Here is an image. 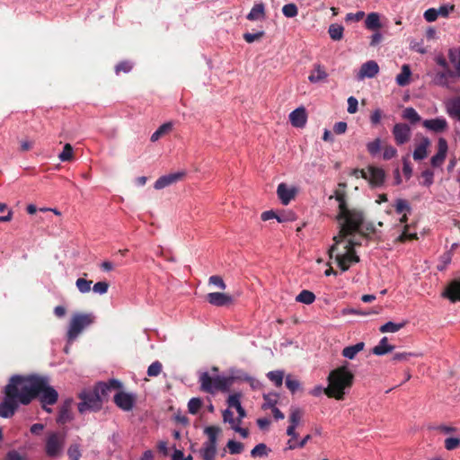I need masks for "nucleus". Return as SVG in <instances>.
Masks as SVG:
<instances>
[{"mask_svg": "<svg viewBox=\"0 0 460 460\" xmlns=\"http://www.w3.org/2000/svg\"><path fill=\"white\" fill-rule=\"evenodd\" d=\"M340 190H335V199L339 202V212L336 216V220L340 225V231L338 235L333 237L334 243L329 249V257H333L334 252L337 251L338 244L341 243L346 237L352 235L356 233L361 236H367L366 232H361L365 223L366 215L363 209L359 208H350L345 199L346 183H339Z\"/></svg>", "mask_w": 460, "mask_h": 460, "instance_id": "nucleus-1", "label": "nucleus"}, {"mask_svg": "<svg viewBox=\"0 0 460 460\" xmlns=\"http://www.w3.org/2000/svg\"><path fill=\"white\" fill-rule=\"evenodd\" d=\"M22 404L28 405L35 398H39L44 405H54L58 402V393L49 385L48 377L38 375L22 376Z\"/></svg>", "mask_w": 460, "mask_h": 460, "instance_id": "nucleus-2", "label": "nucleus"}, {"mask_svg": "<svg viewBox=\"0 0 460 460\" xmlns=\"http://www.w3.org/2000/svg\"><path fill=\"white\" fill-rule=\"evenodd\" d=\"M354 375L347 366H341L330 372L328 376V386L324 389V394L329 398L343 400L345 390L352 386Z\"/></svg>", "mask_w": 460, "mask_h": 460, "instance_id": "nucleus-3", "label": "nucleus"}, {"mask_svg": "<svg viewBox=\"0 0 460 460\" xmlns=\"http://www.w3.org/2000/svg\"><path fill=\"white\" fill-rule=\"evenodd\" d=\"M22 376H13L10 378L4 387V398L0 403V417L7 419L14 415L19 403L22 404Z\"/></svg>", "mask_w": 460, "mask_h": 460, "instance_id": "nucleus-4", "label": "nucleus"}, {"mask_svg": "<svg viewBox=\"0 0 460 460\" xmlns=\"http://www.w3.org/2000/svg\"><path fill=\"white\" fill-rule=\"evenodd\" d=\"M234 376H215L212 377L208 373L204 372L199 376L200 389L208 394H215L217 391H228L233 385Z\"/></svg>", "mask_w": 460, "mask_h": 460, "instance_id": "nucleus-5", "label": "nucleus"}, {"mask_svg": "<svg viewBox=\"0 0 460 460\" xmlns=\"http://www.w3.org/2000/svg\"><path fill=\"white\" fill-rule=\"evenodd\" d=\"M93 317L89 314H75L73 315L67 331V341H74L83 330L92 324Z\"/></svg>", "mask_w": 460, "mask_h": 460, "instance_id": "nucleus-6", "label": "nucleus"}, {"mask_svg": "<svg viewBox=\"0 0 460 460\" xmlns=\"http://www.w3.org/2000/svg\"><path fill=\"white\" fill-rule=\"evenodd\" d=\"M79 398L81 400V402L78 404L80 413L88 411H98L102 407V399L93 390H84L79 394Z\"/></svg>", "mask_w": 460, "mask_h": 460, "instance_id": "nucleus-7", "label": "nucleus"}, {"mask_svg": "<svg viewBox=\"0 0 460 460\" xmlns=\"http://www.w3.org/2000/svg\"><path fill=\"white\" fill-rule=\"evenodd\" d=\"M66 443V434L52 432L48 435L45 444V452L49 457H57L61 455Z\"/></svg>", "mask_w": 460, "mask_h": 460, "instance_id": "nucleus-8", "label": "nucleus"}, {"mask_svg": "<svg viewBox=\"0 0 460 460\" xmlns=\"http://www.w3.org/2000/svg\"><path fill=\"white\" fill-rule=\"evenodd\" d=\"M136 400L137 398L134 394L122 391L118 392L113 398L114 403L124 411H131L135 405Z\"/></svg>", "mask_w": 460, "mask_h": 460, "instance_id": "nucleus-9", "label": "nucleus"}, {"mask_svg": "<svg viewBox=\"0 0 460 460\" xmlns=\"http://www.w3.org/2000/svg\"><path fill=\"white\" fill-rule=\"evenodd\" d=\"M393 135L395 143L398 146H402L411 139V128L405 123H397L394 126Z\"/></svg>", "mask_w": 460, "mask_h": 460, "instance_id": "nucleus-10", "label": "nucleus"}, {"mask_svg": "<svg viewBox=\"0 0 460 460\" xmlns=\"http://www.w3.org/2000/svg\"><path fill=\"white\" fill-rule=\"evenodd\" d=\"M449 60L451 66L447 68L444 75L447 78L460 77V49L449 51Z\"/></svg>", "mask_w": 460, "mask_h": 460, "instance_id": "nucleus-11", "label": "nucleus"}, {"mask_svg": "<svg viewBox=\"0 0 460 460\" xmlns=\"http://www.w3.org/2000/svg\"><path fill=\"white\" fill-rule=\"evenodd\" d=\"M335 261L342 271H347L351 263H358L359 261V257L357 255L356 251L346 250L344 254H337Z\"/></svg>", "mask_w": 460, "mask_h": 460, "instance_id": "nucleus-12", "label": "nucleus"}, {"mask_svg": "<svg viewBox=\"0 0 460 460\" xmlns=\"http://www.w3.org/2000/svg\"><path fill=\"white\" fill-rule=\"evenodd\" d=\"M448 150L447 141L444 137H439L438 141V152L431 157L430 164L433 167H440L447 157Z\"/></svg>", "mask_w": 460, "mask_h": 460, "instance_id": "nucleus-13", "label": "nucleus"}, {"mask_svg": "<svg viewBox=\"0 0 460 460\" xmlns=\"http://www.w3.org/2000/svg\"><path fill=\"white\" fill-rule=\"evenodd\" d=\"M207 301L215 306H226L232 305L234 299L226 293L212 292L207 295Z\"/></svg>", "mask_w": 460, "mask_h": 460, "instance_id": "nucleus-14", "label": "nucleus"}, {"mask_svg": "<svg viewBox=\"0 0 460 460\" xmlns=\"http://www.w3.org/2000/svg\"><path fill=\"white\" fill-rule=\"evenodd\" d=\"M185 176L184 172H177L173 173H169L167 175L161 176L156 180L154 184L155 189L162 190L167 186H170L173 183H176L179 181H181Z\"/></svg>", "mask_w": 460, "mask_h": 460, "instance_id": "nucleus-15", "label": "nucleus"}, {"mask_svg": "<svg viewBox=\"0 0 460 460\" xmlns=\"http://www.w3.org/2000/svg\"><path fill=\"white\" fill-rule=\"evenodd\" d=\"M297 190L295 187L289 188L286 183L279 184L277 194L283 205H288L296 195Z\"/></svg>", "mask_w": 460, "mask_h": 460, "instance_id": "nucleus-16", "label": "nucleus"}, {"mask_svg": "<svg viewBox=\"0 0 460 460\" xmlns=\"http://www.w3.org/2000/svg\"><path fill=\"white\" fill-rule=\"evenodd\" d=\"M442 296L452 303L460 301V280H452L442 293Z\"/></svg>", "mask_w": 460, "mask_h": 460, "instance_id": "nucleus-17", "label": "nucleus"}, {"mask_svg": "<svg viewBox=\"0 0 460 460\" xmlns=\"http://www.w3.org/2000/svg\"><path fill=\"white\" fill-rule=\"evenodd\" d=\"M423 127L435 133H441L447 129L448 125L444 118H435L425 119L422 123Z\"/></svg>", "mask_w": 460, "mask_h": 460, "instance_id": "nucleus-18", "label": "nucleus"}, {"mask_svg": "<svg viewBox=\"0 0 460 460\" xmlns=\"http://www.w3.org/2000/svg\"><path fill=\"white\" fill-rule=\"evenodd\" d=\"M289 120L293 127L304 128L306 124L307 114L304 107H299L289 114Z\"/></svg>", "mask_w": 460, "mask_h": 460, "instance_id": "nucleus-19", "label": "nucleus"}, {"mask_svg": "<svg viewBox=\"0 0 460 460\" xmlns=\"http://www.w3.org/2000/svg\"><path fill=\"white\" fill-rule=\"evenodd\" d=\"M367 172H368L367 180L370 185L380 186L383 184L385 177V173L383 169L375 166H368Z\"/></svg>", "mask_w": 460, "mask_h": 460, "instance_id": "nucleus-20", "label": "nucleus"}, {"mask_svg": "<svg viewBox=\"0 0 460 460\" xmlns=\"http://www.w3.org/2000/svg\"><path fill=\"white\" fill-rule=\"evenodd\" d=\"M73 404V399H66L59 408L57 422L59 424H65L72 420L71 407Z\"/></svg>", "mask_w": 460, "mask_h": 460, "instance_id": "nucleus-21", "label": "nucleus"}, {"mask_svg": "<svg viewBox=\"0 0 460 460\" xmlns=\"http://www.w3.org/2000/svg\"><path fill=\"white\" fill-rule=\"evenodd\" d=\"M379 71V66L376 61L370 60L363 64L358 74V78L374 77Z\"/></svg>", "mask_w": 460, "mask_h": 460, "instance_id": "nucleus-22", "label": "nucleus"}, {"mask_svg": "<svg viewBox=\"0 0 460 460\" xmlns=\"http://www.w3.org/2000/svg\"><path fill=\"white\" fill-rule=\"evenodd\" d=\"M240 394H230L227 399V404L231 408H235L238 412V419L242 420L246 416L245 410L242 407L241 402H240Z\"/></svg>", "mask_w": 460, "mask_h": 460, "instance_id": "nucleus-23", "label": "nucleus"}, {"mask_svg": "<svg viewBox=\"0 0 460 460\" xmlns=\"http://www.w3.org/2000/svg\"><path fill=\"white\" fill-rule=\"evenodd\" d=\"M394 349V346L388 344V338L383 337L379 343L373 348L372 352L376 356H382L393 351Z\"/></svg>", "mask_w": 460, "mask_h": 460, "instance_id": "nucleus-24", "label": "nucleus"}, {"mask_svg": "<svg viewBox=\"0 0 460 460\" xmlns=\"http://www.w3.org/2000/svg\"><path fill=\"white\" fill-rule=\"evenodd\" d=\"M265 18V7L262 3L253 5L250 13L247 14V19L250 21H258Z\"/></svg>", "mask_w": 460, "mask_h": 460, "instance_id": "nucleus-25", "label": "nucleus"}, {"mask_svg": "<svg viewBox=\"0 0 460 460\" xmlns=\"http://www.w3.org/2000/svg\"><path fill=\"white\" fill-rule=\"evenodd\" d=\"M366 28L370 31H376L382 27L380 16L377 13H370L365 20Z\"/></svg>", "mask_w": 460, "mask_h": 460, "instance_id": "nucleus-26", "label": "nucleus"}, {"mask_svg": "<svg viewBox=\"0 0 460 460\" xmlns=\"http://www.w3.org/2000/svg\"><path fill=\"white\" fill-rule=\"evenodd\" d=\"M221 429L217 426H208L204 429V433L208 436V440L204 444L217 446V439Z\"/></svg>", "mask_w": 460, "mask_h": 460, "instance_id": "nucleus-27", "label": "nucleus"}, {"mask_svg": "<svg viewBox=\"0 0 460 460\" xmlns=\"http://www.w3.org/2000/svg\"><path fill=\"white\" fill-rule=\"evenodd\" d=\"M447 110L452 118L460 120V97L448 101L447 103Z\"/></svg>", "mask_w": 460, "mask_h": 460, "instance_id": "nucleus-28", "label": "nucleus"}, {"mask_svg": "<svg viewBox=\"0 0 460 460\" xmlns=\"http://www.w3.org/2000/svg\"><path fill=\"white\" fill-rule=\"evenodd\" d=\"M364 347V342H358L355 345L345 347L341 354L347 358L353 359L358 352L363 350Z\"/></svg>", "mask_w": 460, "mask_h": 460, "instance_id": "nucleus-29", "label": "nucleus"}, {"mask_svg": "<svg viewBox=\"0 0 460 460\" xmlns=\"http://www.w3.org/2000/svg\"><path fill=\"white\" fill-rule=\"evenodd\" d=\"M263 404L261 408L263 410L272 409L276 407L279 401V394L277 393H269L263 395Z\"/></svg>", "mask_w": 460, "mask_h": 460, "instance_id": "nucleus-30", "label": "nucleus"}, {"mask_svg": "<svg viewBox=\"0 0 460 460\" xmlns=\"http://www.w3.org/2000/svg\"><path fill=\"white\" fill-rule=\"evenodd\" d=\"M411 75L409 65H403L402 66V71L396 76V83L399 85H405L409 84L410 76Z\"/></svg>", "mask_w": 460, "mask_h": 460, "instance_id": "nucleus-31", "label": "nucleus"}, {"mask_svg": "<svg viewBox=\"0 0 460 460\" xmlns=\"http://www.w3.org/2000/svg\"><path fill=\"white\" fill-rule=\"evenodd\" d=\"M407 322H402L399 323H394L393 322H387L386 323L383 324L379 331L383 333L385 332H396L402 329L406 325Z\"/></svg>", "mask_w": 460, "mask_h": 460, "instance_id": "nucleus-32", "label": "nucleus"}, {"mask_svg": "<svg viewBox=\"0 0 460 460\" xmlns=\"http://www.w3.org/2000/svg\"><path fill=\"white\" fill-rule=\"evenodd\" d=\"M343 27L337 23H332L329 26L328 33L332 40H340L343 37Z\"/></svg>", "mask_w": 460, "mask_h": 460, "instance_id": "nucleus-33", "label": "nucleus"}, {"mask_svg": "<svg viewBox=\"0 0 460 460\" xmlns=\"http://www.w3.org/2000/svg\"><path fill=\"white\" fill-rule=\"evenodd\" d=\"M315 296L309 290H302L296 297V302H300L305 305H311L314 302Z\"/></svg>", "mask_w": 460, "mask_h": 460, "instance_id": "nucleus-34", "label": "nucleus"}, {"mask_svg": "<svg viewBox=\"0 0 460 460\" xmlns=\"http://www.w3.org/2000/svg\"><path fill=\"white\" fill-rule=\"evenodd\" d=\"M429 142L428 139L420 144L413 152V159L416 161L422 160L427 156V147Z\"/></svg>", "mask_w": 460, "mask_h": 460, "instance_id": "nucleus-35", "label": "nucleus"}, {"mask_svg": "<svg viewBox=\"0 0 460 460\" xmlns=\"http://www.w3.org/2000/svg\"><path fill=\"white\" fill-rule=\"evenodd\" d=\"M217 455V446L203 444L201 456L203 460H215Z\"/></svg>", "mask_w": 460, "mask_h": 460, "instance_id": "nucleus-36", "label": "nucleus"}, {"mask_svg": "<svg viewBox=\"0 0 460 460\" xmlns=\"http://www.w3.org/2000/svg\"><path fill=\"white\" fill-rule=\"evenodd\" d=\"M172 128V124L171 122L163 124L152 134L150 140L152 142L157 141L162 136L168 133Z\"/></svg>", "mask_w": 460, "mask_h": 460, "instance_id": "nucleus-37", "label": "nucleus"}, {"mask_svg": "<svg viewBox=\"0 0 460 460\" xmlns=\"http://www.w3.org/2000/svg\"><path fill=\"white\" fill-rule=\"evenodd\" d=\"M327 76L324 69L321 67V66H317L315 69L309 75V80L311 83L315 84L321 82L323 78Z\"/></svg>", "mask_w": 460, "mask_h": 460, "instance_id": "nucleus-38", "label": "nucleus"}, {"mask_svg": "<svg viewBox=\"0 0 460 460\" xmlns=\"http://www.w3.org/2000/svg\"><path fill=\"white\" fill-rule=\"evenodd\" d=\"M269 451L270 450L268 449L267 446L264 443H260L252 449L251 456L252 457L267 456Z\"/></svg>", "mask_w": 460, "mask_h": 460, "instance_id": "nucleus-39", "label": "nucleus"}, {"mask_svg": "<svg viewBox=\"0 0 460 460\" xmlns=\"http://www.w3.org/2000/svg\"><path fill=\"white\" fill-rule=\"evenodd\" d=\"M268 378L275 384L277 387L282 385L284 372L283 371H270L267 374Z\"/></svg>", "mask_w": 460, "mask_h": 460, "instance_id": "nucleus-40", "label": "nucleus"}, {"mask_svg": "<svg viewBox=\"0 0 460 460\" xmlns=\"http://www.w3.org/2000/svg\"><path fill=\"white\" fill-rule=\"evenodd\" d=\"M202 406L200 398L193 397L188 402V411L190 414H197Z\"/></svg>", "mask_w": 460, "mask_h": 460, "instance_id": "nucleus-41", "label": "nucleus"}, {"mask_svg": "<svg viewBox=\"0 0 460 460\" xmlns=\"http://www.w3.org/2000/svg\"><path fill=\"white\" fill-rule=\"evenodd\" d=\"M93 391L94 393H97V394L99 395L100 398L102 399V401L104 399L107 398L109 393L111 392V390H109V386L106 385L105 382H100L98 383L94 388L93 389Z\"/></svg>", "mask_w": 460, "mask_h": 460, "instance_id": "nucleus-42", "label": "nucleus"}, {"mask_svg": "<svg viewBox=\"0 0 460 460\" xmlns=\"http://www.w3.org/2000/svg\"><path fill=\"white\" fill-rule=\"evenodd\" d=\"M402 117L405 119H408L409 121H411L412 124H415L420 120V115L417 113V111L413 108H406L403 111Z\"/></svg>", "mask_w": 460, "mask_h": 460, "instance_id": "nucleus-43", "label": "nucleus"}, {"mask_svg": "<svg viewBox=\"0 0 460 460\" xmlns=\"http://www.w3.org/2000/svg\"><path fill=\"white\" fill-rule=\"evenodd\" d=\"M74 157L73 147L70 144L64 146L63 151L58 155V158L62 162L71 161Z\"/></svg>", "mask_w": 460, "mask_h": 460, "instance_id": "nucleus-44", "label": "nucleus"}, {"mask_svg": "<svg viewBox=\"0 0 460 460\" xmlns=\"http://www.w3.org/2000/svg\"><path fill=\"white\" fill-rule=\"evenodd\" d=\"M367 150L372 155H376L381 150V139L376 138L375 140L367 144Z\"/></svg>", "mask_w": 460, "mask_h": 460, "instance_id": "nucleus-45", "label": "nucleus"}, {"mask_svg": "<svg viewBox=\"0 0 460 460\" xmlns=\"http://www.w3.org/2000/svg\"><path fill=\"white\" fill-rule=\"evenodd\" d=\"M133 68V63L129 60H123L115 66V73L119 75L121 72L128 73Z\"/></svg>", "mask_w": 460, "mask_h": 460, "instance_id": "nucleus-46", "label": "nucleus"}, {"mask_svg": "<svg viewBox=\"0 0 460 460\" xmlns=\"http://www.w3.org/2000/svg\"><path fill=\"white\" fill-rule=\"evenodd\" d=\"M92 283V280H87L84 278H79L75 282V286L81 293H87L91 290Z\"/></svg>", "mask_w": 460, "mask_h": 460, "instance_id": "nucleus-47", "label": "nucleus"}, {"mask_svg": "<svg viewBox=\"0 0 460 460\" xmlns=\"http://www.w3.org/2000/svg\"><path fill=\"white\" fill-rule=\"evenodd\" d=\"M286 386L292 393L295 394L300 389V383L298 380L293 378L290 375L286 377Z\"/></svg>", "mask_w": 460, "mask_h": 460, "instance_id": "nucleus-48", "label": "nucleus"}, {"mask_svg": "<svg viewBox=\"0 0 460 460\" xmlns=\"http://www.w3.org/2000/svg\"><path fill=\"white\" fill-rule=\"evenodd\" d=\"M283 14L288 18H293L297 15L298 9L295 4H287L282 7Z\"/></svg>", "mask_w": 460, "mask_h": 460, "instance_id": "nucleus-49", "label": "nucleus"}, {"mask_svg": "<svg viewBox=\"0 0 460 460\" xmlns=\"http://www.w3.org/2000/svg\"><path fill=\"white\" fill-rule=\"evenodd\" d=\"M226 447L232 455L240 454L243 450V445L241 442L234 440H229L226 444Z\"/></svg>", "mask_w": 460, "mask_h": 460, "instance_id": "nucleus-50", "label": "nucleus"}, {"mask_svg": "<svg viewBox=\"0 0 460 460\" xmlns=\"http://www.w3.org/2000/svg\"><path fill=\"white\" fill-rule=\"evenodd\" d=\"M303 411L299 408L291 409V412L289 415V422L290 425L297 426L301 418Z\"/></svg>", "mask_w": 460, "mask_h": 460, "instance_id": "nucleus-51", "label": "nucleus"}, {"mask_svg": "<svg viewBox=\"0 0 460 460\" xmlns=\"http://www.w3.org/2000/svg\"><path fill=\"white\" fill-rule=\"evenodd\" d=\"M163 365L159 361L153 362L147 368L149 376H157L162 372Z\"/></svg>", "mask_w": 460, "mask_h": 460, "instance_id": "nucleus-52", "label": "nucleus"}, {"mask_svg": "<svg viewBox=\"0 0 460 460\" xmlns=\"http://www.w3.org/2000/svg\"><path fill=\"white\" fill-rule=\"evenodd\" d=\"M419 355L412 352H397L394 355L393 360L398 361H409L412 357H418Z\"/></svg>", "mask_w": 460, "mask_h": 460, "instance_id": "nucleus-53", "label": "nucleus"}, {"mask_svg": "<svg viewBox=\"0 0 460 460\" xmlns=\"http://www.w3.org/2000/svg\"><path fill=\"white\" fill-rule=\"evenodd\" d=\"M411 207L409 202L405 199H398L395 204V211L397 214H402L404 211H410Z\"/></svg>", "mask_w": 460, "mask_h": 460, "instance_id": "nucleus-54", "label": "nucleus"}, {"mask_svg": "<svg viewBox=\"0 0 460 460\" xmlns=\"http://www.w3.org/2000/svg\"><path fill=\"white\" fill-rule=\"evenodd\" d=\"M264 36V31H258L256 33L246 32L243 34V39L248 43H252L256 40H261Z\"/></svg>", "mask_w": 460, "mask_h": 460, "instance_id": "nucleus-55", "label": "nucleus"}, {"mask_svg": "<svg viewBox=\"0 0 460 460\" xmlns=\"http://www.w3.org/2000/svg\"><path fill=\"white\" fill-rule=\"evenodd\" d=\"M208 283L211 285L216 286L217 288L220 289H226V285L224 282L223 279L220 276L213 275L208 279Z\"/></svg>", "mask_w": 460, "mask_h": 460, "instance_id": "nucleus-56", "label": "nucleus"}, {"mask_svg": "<svg viewBox=\"0 0 460 460\" xmlns=\"http://www.w3.org/2000/svg\"><path fill=\"white\" fill-rule=\"evenodd\" d=\"M109 288V284L106 281H99L95 283L93 287V290L94 293H98L100 295L107 293Z\"/></svg>", "mask_w": 460, "mask_h": 460, "instance_id": "nucleus-57", "label": "nucleus"}, {"mask_svg": "<svg viewBox=\"0 0 460 460\" xmlns=\"http://www.w3.org/2000/svg\"><path fill=\"white\" fill-rule=\"evenodd\" d=\"M67 455L71 460H78L81 456L79 447L77 445H71L67 449Z\"/></svg>", "mask_w": 460, "mask_h": 460, "instance_id": "nucleus-58", "label": "nucleus"}, {"mask_svg": "<svg viewBox=\"0 0 460 460\" xmlns=\"http://www.w3.org/2000/svg\"><path fill=\"white\" fill-rule=\"evenodd\" d=\"M460 446V439L457 438H447L445 440V447L447 450H454Z\"/></svg>", "mask_w": 460, "mask_h": 460, "instance_id": "nucleus-59", "label": "nucleus"}, {"mask_svg": "<svg viewBox=\"0 0 460 460\" xmlns=\"http://www.w3.org/2000/svg\"><path fill=\"white\" fill-rule=\"evenodd\" d=\"M407 229H408V226H405L403 232L398 237L399 242L403 243L405 241H411V240L417 239V234L416 233L410 234V233H408Z\"/></svg>", "mask_w": 460, "mask_h": 460, "instance_id": "nucleus-60", "label": "nucleus"}, {"mask_svg": "<svg viewBox=\"0 0 460 460\" xmlns=\"http://www.w3.org/2000/svg\"><path fill=\"white\" fill-rule=\"evenodd\" d=\"M397 155V150L392 146H385L384 147L383 158L390 160Z\"/></svg>", "mask_w": 460, "mask_h": 460, "instance_id": "nucleus-61", "label": "nucleus"}, {"mask_svg": "<svg viewBox=\"0 0 460 460\" xmlns=\"http://www.w3.org/2000/svg\"><path fill=\"white\" fill-rule=\"evenodd\" d=\"M223 420L225 422L230 423L231 426L235 425L237 423V420L234 418L233 411L228 409L223 411Z\"/></svg>", "mask_w": 460, "mask_h": 460, "instance_id": "nucleus-62", "label": "nucleus"}, {"mask_svg": "<svg viewBox=\"0 0 460 460\" xmlns=\"http://www.w3.org/2000/svg\"><path fill=\"white\" fill-rule=\"evenodd\" d=\"M348 112L350 113V114H354L357 112L358 111V100L353 97V96H350L349 97L348 99Z\"/></svg>", "mask_w": 460, "mask_h": 460, "instance_id": "nucleus-63", "label": "nucleus"}, {"mask_svg": "<svg viewBox=\"0 0 460 460\" xmlns=\"http://www.w3.org/2000/svg\"><path fill=\"white\" fill-rule=\"evenodd\" d=\"M438 17V11L434 8H429L424 13V18L429 22L436 21Z\"/></svg>", "mask_w": 460, "mask_h": 460, "instance_id": "nucleus-64", "label": "nucleus"}]
</instances>
